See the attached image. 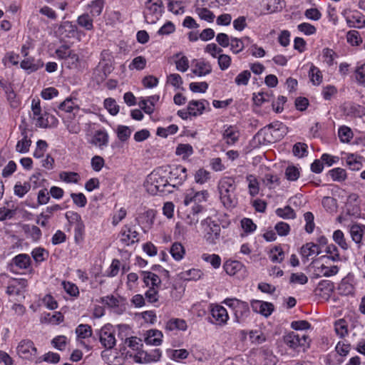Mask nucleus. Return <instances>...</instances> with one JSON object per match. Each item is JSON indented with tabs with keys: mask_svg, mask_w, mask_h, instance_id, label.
<instances>
[{
	"mask_svg": "<svg viewBox=\"0 0 365 365\" xmlns=\"http://www.w3.org/2000/svg\"><path fill=\"white\" fill-rule=\"evenodd\" d=\"M170 253L175 261L180 262L185 257V249L180 242H175L171 245Z\"/></svg>",
	"mask_w": 365,
	"mask_h": 365,
	"instance_id": "37998d69",
	"label": "nucleus"
},
{
	"mask_svg": "<svg viewBox=\"0 0 365 365\" xmlns=\"http://www.w3.org/2000/svg\"><path fill=\"white\" fill-rule=\"evenodd\" d=\"M246 181L247 182L249 194L252 197L257 195L259 192V184L256 176L254 175H248L246 177Z\"/></svg>",
	"mask_w": 365,
	"mask_h": 365,
	"instance_id": "de8ad7c7",
	"label": "nucleus"
},
{
	"mask_svg": "<svg viewBox=\"0 0 365 365\" xmlns=\"http://www.w3.org/2000/svg\"><path fill=\"white\" fill-rule=\"evenodd\" d=\"M209 196V192L206 190L195 191L190 189L184 194L183 204L185 206L191 203H193V205H202V202L207 201Z\"/></svg>",
	"mask_w": 365,
	"mask_h": 365,
	"instance_id": "f3484780",
	"label": "nucleus"
},
{
	"mask_svg": "<svg viewBox=\"0 0 365 365\" xmlns=\"http://www.w3.org/2000/svg\"><path fill=\"white\" fill-rule=\"evenodd\" d=\"M333 181L343 182L347 178L346 171L341 168H335L328 172Z\"/></svg>",
	"mask_w": 365,
	"mask_h": 365,
	"instance_id": "bf43d9fd",
	"label": "nucleus"
},
{
	"mask_svg": "<svg viewBox=\"0 0 365 365\" xmlns=\"http://www.w3.org/2000/svg\"><path fill=\"white\" fill-rule=\"evenodd\" d=\"M210 312L212 319L210 322L212 324L220 327L225 326L227 324L230 316L224 307L217 304H212L210 307Z\"/></svg>",
	"mask_w": 365,
	"mask_h": 365,
	"instance_id": "a211bd4d",
	"label": "nucleus"
},
{
	"mask_svg": "<svg viewBox=\"0 0 365 365\" xmlns=\"http://www.w3.org/2000/svg\"><path fill=\"white\" fill-rule=\"evenodd\" d=\"M176 69L182 73L187 71L189 68V60L182 53H177L173 56Z\"/></svg>",
	"mask_w": 365,
	"mask_h": 365,
	"instance_id": "f704fd0d",
	"label": "nucleus"
},
{
	"mask_svg": "<svg viewBox=\"0 0 365 365\" xmlns=\"http://www.w3.org/2000/svg\"><path fill=\"white\" fill-rule=\"evenodd\" d=\"M147 65V60L145 57L142 56H138L135 57L130 63L128 66V68L130 71L137 70L142 71L143 70Z\"/></svg>",
	"mask_w": 365,
	"mask_h": 365,
	"instance_id": "69168bd1",
	"label": "nucleus"
},
{
	"mask_svg": "<svg viewBox=\"0 0 365 365\" xmlns=\"http://www.w3.org/2000/svg\"><path fill=\"white\" fill-rule=\"evenodd\" d=\"M55 53L58 60H63V65L69 69H78L81 66V58L78 53L71 49L66 44L58 47Z\"/></svg>",
	"mask_w": 365,
	"mask_h": 365,
	"instance_id": "39448f33",
	"label": "nucleus"
},
{
	"mask_svg": "<svg viewBox=\"0 0 365 365\" xmlns=\"http://www.w3.org/2000/svg\"><path fill=\"white\" fill-rule=\"evenodd\" d=\"M320 252L321 250L319 245L313 242L307 243L301 248V255L305 258H308L314 255H319Z\"/></svg>",
	"mask_w": 365,
	"mask_h": 365,
	"instance_id": "a18cd8bd",
	"label": "nucleus"
},
{
	"mask_svg": "<svg viewBox=\"0 0 365 365\" xmlns=\"http://www.w3.org/2000/svg\"><path fill=\"white\" fill-rule=\"evenodd\" d=\"M250 307L254 312L264 317H269L274 310V306L272 303L258 299L251 300Z\"/></svg>",
	"mask_w": 365,
	"mask_h": 365,
	"instance_id": "5701e85b",
	"label": "nucleus"
},
{
	"mask_svg": "<svg viewBox=\"0 0 365 365\" xmlns=\"http://www.w3.org/2000/svg\"><path fill=\"white\" fill-rule=\"evenodd\" d=\"M60 111L64 112L65 115H76L79 110L78 106L71 98H66L58 107Z\"/></svg>",
	"mask_w": 365,
	"mask_h": 365,
	"instance_id": "4c0bfd02",
	"label": "nucleus"
},
{
	"mask_svg": "<svg viewBox=\"0 0 365 365\" xmlns=\"http://www.w3.org/2000/svg\"><path fill=\"white\" fill-rule=\"evenodd\" d=\"M211 178V173L204 169H198L194 174V180L197 184L204 185L207 183Z\"/></svg>",
	"mask_w": 365,
	"mask_h": 365,
	"instance_id": "5fc2aeb1",
	"label": "nucleus"
},
{
	"mask_svg": "<svg viewBox=\"0 0 365 365\" xmlns=\"http://www.w3.org/2000/svg\"><path fill=\"white\" fill-rule=\"evenodd\" d=\"M203 239L209 245H216L220 240L221 227L220 225L208 217L200 222Z\"/></svg>",
	"mask_w": 365,
	"mask_h": 365,
	"instance_id": "20e7f679",
	"label": "nucleus"
},
{
	"mask_svg": "<svg viewBox=\"0 0 365 365\" xmlns=\"http://www.w3.org/2000/svg\"><path fill=\"white\" fill-rule=\"evenodd\" d=\"M21 139L19 140L16 143V150L19 153H26L29 151L31 140L29 138L26 129L21 132Z\"/></svg>",
	"mask_w": 365,
	"mask_h": 365,
	"instance_id": "c9c22d12",
	"label": "nucleus"
},
{
	"mask_svg": "<svg viewBox=\"0 0 365 365\" xmlns=\"http://www.w3.org/2000/svg\"><path fill=\"white\" fill-rule=\"evenodd\" d=\"M119 242L123 246H130L139 241V233L135 227L128 224L124 225L118 233Z\"/></svg>",
	"mask_w": 365,
	"mask_h": 365,
	"instance_id": "4468645a",
	"label": "nucleus"
},
{
	"mask_svg": "<svg viewBox=\"0 0 365 365\" xmlns=\"http://www.w3.org/2000/svg\"><path fill=\"white\" fill-rule=\"evenodd\" d=\"M59 33L63 38H75L78 41H81L82 37L85 36V34L76 24L69 21H65L61 25Z\"/></svg>",
	"mask_w": 365,
	"mask_h": 365,
	"instance_id": "6ab92c4d",
	"label": "nucleus"
},
{
	"mask_svg": "<svg viewBox=\"0 0 365 365\" xmlns=\"http://www.w3.org/2000/svg\"><path fill=\"white\" fill-rule=\"evenodd\" d=\"M142 274L143 282L147 287L149 288L160 287L161 284V279L158 274L148 271H144Z\"/></svg>",
	"mask_w": 365,
	"mask_h": 365,
	"instance_id": "72a5a7b5",
	"label": "nucleus"
},
{
	"mask_svg": "<svg viewBox=\"0 0 365 365\" xmlns=\"http://www.w3.org/2000/svg\"><path fill=\"white\" fill-rule=\"evenodd\" d=\"M195 12L201 20L208 23H212L215 20V14L212 11H210L208 8L195 9Z\"/></svg>",
	"mask_w": 365,
	"mask_h": 365,
	"instance_id": "680f3d73",
	"label": "nucleus"
},
{
	"mask_svg": "<svg viewBox=\"0 0 365 365\" xmlns=\"http://www.w3.org/2000/svg\"><path fill=\"white\" fill-rule=\"evenodd\" d=\"M164 329L168 332L185 331L187 329V324L183 319L173 317L165 322Z\"/></svg>",
	"mask_w": 365,
	"mask_h": 365,
	"instance_id": "393cba45",
	"label": "nucleus"
},
{
	"mask_svg": "<svg viewBox=\"0 0 365 365\" xmlns=\"http://www.w3.org/2000/svg\"><path fill=\"white\" fill-rule=\"evenodd\" d=\"M276 215L282 219L290 220L296 217L294 210L289 206L279 207L275 210Z\"/></svg>",
	"mask_w": 365,
	"mask_h": 365,
	"instance_id": "0e129e2a",
	"label": "nucleus"
},
{
	"mask_svg": "<svg viewBox=\"0 0 365 365\" xmlns=\"http://www.w3.org/2000/svg\"><path fill=\"white\" fill-rule=\"evenodd\" d=\"M338 136L343 143H349L354 137L351 129L346 125H341L338 129Z\"/></svg>",
	"mask_w": 365,
	"mask_h": 365,
	"instance_id": "864d4df0",
	"label": "nucleus"
},
{
	"mask_svg": "<svg viewBox=\"0 0 365 365\" xmlns=\"http://www.w3.org/2000/svg\"><path fill=\"white\" fill-rule=\"evenodd\" d=\"M354 78L359 85L365 86V63L356 67L354 71Z\"/></svg>",
	"mask_w": 365,
	"mask_h": 365,
	"instance_id": "774afa93",
	"label": "nucleus"
},
{
	"mask_svg": "<svg viewBox=\"0 0 365 365\" xmlns=\"http://www.w3.org/2000/svg\"><path fill=\"white\" fill-rule=\"evenodd\" d=\"M309 77L310 81L314 86L320 85L323 80V76L321 71L313 64L310 66Z\"/></svg>",
	"mask_w": 365,
	"mask_h": 365,
	"instance_id": "603ef678",
	"label": "nucleus"
},
{
	"mask_svg": "<svg viewBox=\"0 0 365 365\" xmlns=\"http://www.w3.org/2000/svg\"><path fill=\"white\" fill-rule=\"evenodd\" d=\"M346 163L352 170H359L362 168V158L355 154H348Z\"/></svg>",
	"mask_w": 365,
	"mask_h": 365,
	"instance_id": "49530a36",
	"label": "nucleus"
},
{
	"mask_svg": "<svg viewBox=\"0 0 365 365\" xmlns=\"http://www.w3.org/2000/svg\"><path fill=\"white\" fill-rule=\"evenodd\" d=\"M220 197L223 205L227 207H234L237 202L235 179L231 177H223L218 182Z\"/></svg>",
	"mask_w": 365,
	"mask_h": 365,
	"instance_id": "f03ea898",
	"label": "nucleus"
},
{
	"mask_svg": "<svg viewBox=\"0 0 365 365\" xmlns=\"http://www.w3.org/2000/svg\"><path fill=\"white\" fill-rule=\"evenodd\" d=\"M60 361V355L57 353L48 351L41 356H38L36 363L40 364L43 361L50 364H57Z\"/></svg>",
	"mask_w": 365,
	"mask_h": 365,
	"instance_id": "052dcab7",
	"label": "nucleus"
},
{
	"mask_svg": "<svg viewBox=\"0 0 365 365\" xmlns=\"http://www.w3.org/2000/svg\"><path fill=\"white\" fill-rule=\"evenodd\" d=\"M159 95H153L147 98H142L139 106L147 114H152L155 111V104L159 101Z\"/></svg>",
	"mask_w": 365,
	"mask_h": 365,
	"instance_id": "c85d7f7f",
	"label": "nucleus"
},
{
	"mask_svg": "<svg viewBox=\"0 0 365 365\" xmlns=\"http://www.w3.org/2000/svg\"><path fill=\"white\" fill-rule=\"evenodd\" d=\"M194 153L193 148L190 144H179L175 150V154L178 156H180L183 159H186L191 156Z\"/></svg>",
	"mask_w": 365,
	"mask_h": 365,
	"instance_id": "6e6d98bb",
	"label": "nucleus"
},
{
	"mask_svg": "<svg viewBox=\"0 0 365 365\" xmlns=\"http://www.w3.org/2000/svg\"><path fill=\"white\" fill-rule=\"evenodd\" d=\"M22 69L28 73L38 71L43 66V62L41 59H35L33 57H26L20 63Z\"/></svg>",
	"mask_w": 365,
	"mask_h": 365,
	"instance_id": "cd10ccee",
	"label": "nucleus"
},
{
	"mask_svg": "<svg viewBox=\"0 0 365 365\" xmlns=\"http://www.w3.org/2000/svg\"><path fill=\"white\" fill-rule=\"evenodd\" d=\"M313 274L316 277H329L336 275L339 270L336 265L329 264L327 257H321L313 262Z\"/></svg>",
	"mask_w": 365,
	"mask_h": 365,
	"instance_id": "9d476101",
	"label": "nucleus"
},
{
	"mask_svg": "<svg viewBox=\"0 0 365 365\" xmlns=\"http://www.w3.org/2000/svg\"><path fill=\"white\" fill-rule=\"evenodd\" d=\"M94 18L88 13L86 12L78 16L76 22L80 27L83 28L86 31H92L94 28L93 26Z\"/></svg>",
	"mask_w": 365,
	"mask_h": 365,
	"instance_id": "58836bf2",
	"label": "nucleus"
},
{
	"mask_svg": "<svg viewBox=\"0 0 365 365\" xmlns=\"http://www.w3.org/2000/svg\"><path fill=\"white\" fill-rule=\"evenodd\" d=\"M349 233L352 240L359 245L362 240H365V225L354 224L350 226Z\"/></svg>",
	"mask_w": 365,
	"mask_h": 365,
	"instance_id": "2f4dec72",
	"label": "nucleus"
},
{
	"mask_svg": "<svg viewBox=\"0 0 365 365\" xmlns=\"http://www.w3.org/2000/svg\"><path fill=\"white\" fill-rule=\"evenodd\" d=\"M201 259L204 262L209 263L215 269H219L222 264L221 257L217 254L203 253L201 255Z\"/></svg>",
	"mask_w": 365,
	"mask_h": 365,
	"instance_id": "8fccbe9b",
	"label": "nucleus"
},
{
	"mask_svg": "<svg viewBox=\"0 0 365 365\" xmlns=\"http://www.w3.org/2000/svg\"><path fill=\"white\" fill-rule=\"evenodd\" d=\"M185 3L183 0H169L168 10L175 15H182L185 13Z\"/></svg>",
	"mask_w": 365,
	"mask_h": 365,
	"instance_id": "a19ab883",
	"label": "nucleus"
},
{
	"mask_svg": "<svg viewBox=\"0 0 365 365\" xmlns=\"http://www.w3.org/2000/svg\"><path fill=\"white\" fill-rule=\"evenodd\" d=\"M309 338L305 334L291 331L284 336V342L292 351L299 353L304 351L309 346Z\"/></svg>",
	"mask_w": 365,
	"mask_h": 365,
	"instance_id": "0eeeda50",
	"label": "nucleus"
},
{
	"mask_svg": "<svg viewBox=\"0 0 365 365\" xmlns=\"http://www.w3.org/2000/svg\"><path fill=\"white\" fill-rule=\"evenodd\" d=\"M163 11L162 0H146L143 10L145 20L149 24L155 23L162 16Z\"/></svg>",
	"mask_w": 365,
	"mask_h": 365,
	"instance_id": "1a4fd4ad",
	"label": "nucleus"
},
{
	"mask_svg": "<svg viewBox=\"0 0 365 365\" xmlns=\"http://www.w3.org/2000/svg\"><path fill=\"white\" fill-rule=\"evenodd\" d=\"M168 173V181L170 185L175 187L182 185L187 178V169L181 165H177L173 166L165 165Z\"/></svg>",
	"mask_w": 365,
	"mask_h": 365,
	"instance_id": "f8f14e48",
	"label": "nucleus"
},
{
	"mask_svg": "<svg viewBox=\"0 0 365 365\" xmlns=\"http://www.w3.org/2000/svg\"><path fill=\"white\" fill-rule=\"evenodd\" d=\"M64 320L63 315L59 312H56L53 314L46 313L41 317V322L43 323L50 324L52 325H58L62 323Z\"/></svg>",
	"mask_w": 365,
	"mask_h": 365,
	"instance_id": "79ce46f5",
	"label": "nucleus"
},
{
	"mask_svg": "<svg viewBox=\"0 0 365 365\" xmlns=\"http://www.w3.org/2000/svg\"><path fill=\"white\" fill-rule=\"evenodd\" d=\"M31 267V259L27 254H19L14 257L8 265L9 270L14 274L22 273Z\"/></svg>",
	"mask_w": 365,
	"mask_h": 365,
	"instance_id": "ddd939ff",
	"label": "nucleus"
},
{
	"mask_svg": "<svg viewBox=\"0 0 365 365\" xmlns=\"http://www.w3.org/2000/svg\"><path fill=\"white\" fill-rule=\"evenodd\" d=\"M109 135L106 129H100L96 130L90 141L93 145L101 149L106 147L108 144Z\"/></svg>",
	"mask_w": 365,
	"mask_h": 365,
	"instance_id": "bb28decb",
	"label": "nucleus"
},
{
	"mask_svg": "<svg viewBox=\"0 0 365 365\" xmlns=\"http://www.w3.org/2000/svg\"><path fill=\"white\" fill-rule=\"evenodd\" d=\"M28 287V281L24 278H11L6 288V293L9 296H17L24 298V293Z\"/></svg>",
	"mask_w": 365,
	"mask_h": 365,
	"instance_id": "aec40b11",
	"label": "nucleus"
},
{
	"mask_svg": "<svg viewBox=\"0 0 365 365\" xmlns=\"http://www.w3.org/2000/svg\"><path fill=\"white\" fill-rule=\"evenodd\" d=\"M222 268L227 275L239 279H243L247 276V267L238 260L227 259L223 263Z\"/></svg>",
	"mask_w": 365,
	"mask_h": 365,
	"instance_id": "9b49d317",
	"label": "nucleus"
},
{
	"mask_svg": "<svg viewBox=\"0 0 365 365\" xmlns=\"http://www.w3.org/2000/svg\"><path fill=\"white\" fill-rule=\"evenodd\" d=\"M222 304L231 309L235 323L245 322L250 315V305L247 302L235 297H227L222 301Z\"/></svg>",
	"mask_w": 365,
	"mask_h": 365,
	"instance_id": "7ed1b4c3",
	"label": "nucleus"
},
{
	"mask_svg": "<svg viewBox=\"0 0 365 365\" xmlns=\"http://www.w3.org/2000/svg\"><path fill=\"white\" fill-rule=\"evenodd\" d=\"M269 257L274 263H281L284 258V252L280 246H275L270 250Z\"/></svg>",
	"mask_w": 365,
	"mask_h": 365,
	"instance_id": "e2e57ef3",
	"label": "nucleus"
},
{
	"mask_svg": "<svg viewBox=\"0 0 365 365\" xmlns=\"http://www.w3.org/2000/svg\"><path fill=\"white\" fill-rule=\"evenodd\" d=\"M211 63L204 58L193 59L191 62V72L197 77H204L212 73Z\"/></svg>",
	"mask_w": 365,
	"mask_h": 365,
	"instance_id": "4be33fe9",
	"label": "nucleus"
},
{
	"mask_svg": "<svg viewBox=\"0 0 365 365\" xmlns=\"http://www.w3.org/2000/svg\"><path fill=\"white\" fill-rule=\"evenodd\" d=\"M163 334L158 329H150L146 331L145 342L148 345L159 346L162 344Z\"/></svg>",
	"mask_w": 365,
	"mask_h": 365,
	"instance_id": "7c9ffc66",
	"label": "nucleus"
},
{
	"mask_svg": "<svg viewBox=\"0 0 365 365\" xmlns=\"http://www.w3.org/2000/svg\"><path fill=\"white\" fill-rule=\"evenodd\" d=\"M105 4L104 0H93L89 3L86 7L88 14L93 18L100 16L103 11Z\"/></svg>",
	"mask_w": 365,
	"mask_h": 365,
	"instance_id": "ea45409f",
	"label": "nucleus"
},
{
	"mask_svg": "<svg viewBox=\"0 0 365 365\" xmlns=\"http://www.w3.org/2000/svg\"><path fill=\"white\" fill-rule=\"evenodd\" d=\"M204 210L205 207L202 205H192L190 210L186 211L182 219L187 225L195 226L199 222L198 215Z\"/></svg>",
	"mask_w": 365,
	"mask_h": 365,
	"instance_id": "b1692460",
	"label": "nucleus"
},
{
	"mask_svg": "<svg viewBox=\"0 0 365 365\" xmlns=\"http://www.w3.org/2000/svg\"><path fill=\"white\" fill-rule=\"evenodd\" d=\"M31 257L36 264H40L47 260L49 257V252L47 250L41 247L34 248L31 252Z\"/></svg>",
	"mask_w": 365,
	"mask_h": 365,
	"instance_id": "e433bc0d",
	"label": "nucleus"
},
{
	"mask_svg": "<svg viewBox=\"0 0 365 365\" xmlns=\"http://www.w3.org/2000/svg\"><path fill=\"white\" fill-rule=\"evenodd\" d=\"M132 131L130 127L123 125H118L115 129L117 137L121 142L127 141L130 138Z\"/></svg>",
	"mask_w": 365,
	"mask_h": 365,
	"instance_id": "13d9d810",
	"label": "nucleus"
},
{
	"mask_svg": "<svg viewBox=\"0 0 365 365\" xmlns=\"http://www.w3.org/2000/svg\"><path fill=\"white\" fill-rule=\"evenodd\" d=\"M31 189L30 183L27 182H17L14 187V193L16 196L21 198L23 197Z\"/></svg>",
	"mask_w": 365,
	"mask_h": 365,
	"instance_id": "338daca9",
	"label": "nucleus"
},
{
	"mask_svg": "<svg viewBox=\"0 0 365 365\" xmlns=\"http://www.w3.org/2000/svg\"><path fill=\"white\" fill-rule=\"evenodd\" d=\"M99 339L101 344L106 349H112L116 344L113 326L110 324L104 325L100 330Z\"/></svg>",
	"mask_w": 365,
	"mask_h": 365,
	"instance_id": "412c9836",
	"label": "nucleus"
},
{
	"mask_svg": "<svg viewBox=\"0 0 365 365\" xmlns=\"http://www.w3.org/2000/svg\"><path fill=\"white\" fill-rule=\"evenodd\" d=\"M341 14L349 27L359 29L365 28V16L359 11L347 9H344Z\"/></svg>",
	"mask_w": 365,
	"mask_h": 365,
	"instance_id": "2eb2a0df",
	"label": "nucleus"
},
{
	"mask_svg": "<svg viewBox=\"0 0 365 365\" xmlns=\"http://www.w3.org/2000/svg\"><path fill=\"white\" fill-rule=\"evenodd\" d=\"M187 107L190 113H191L193 117H197L201 115L207 108H209L210 103L205 99L198 101L192 100L188 103Z\"/></svg>",
	"mask_w": 365,
	"mask_h": 365,
	"instance_id": "a878e982",
	"label": "nucleus"
},
{
	"mask_svg": "<svg viewBox=\"0 0 365 365\" xmlns=\"http://www.w3.org/2000/svg\"><path fill=\"white\" fill-rule=\"evenodd\" d=\"M62 118L63 123L70 133L78 134L81 131V127L79 120L76 118V115H64Z\"/></svg>",
	"mask_w": 365,
	"mask_h": 365,
	"instance_id": "c756f323",
	"label": "nucleus"
},
{
	"mask_svg": "<svg viewBox=\"0 0 365 365\" xmlns=\"http://www.w3.org/2000/svg\"><path fill=\"white\" fill-rule=\"evenodd\" d=\"M127 215V210L125 207H122L118 209L115 208L111 215V224L113 226H117L121 221H123Z\"/></svg>",
	"mask_w": 365,
	"mask_h": 365,
	"instance_id": "4d7b16f0",
	"label": "nucleus"
},
{
	"mask_svg": "<svg viewBox=\"0 0 365 365\" xmlns=\"http://www.w3.org/2000/svg\"><path fill=\"white\" fill-rule=\"evenodd\" d=\"M24 230L27 237L34 242H38L41 238V231L37 226L26 225L24 227Z\"/></svg>",
	"mask_w": 365,
	"mask_h": 365,
	"instance_id": "09e8293b",
	"label": "nucleus"
},
{
	"mask_svg": "<svg viewBox=\"0 0 365 365\" xmlns=\"http://www.w3.org/2000/svg\"><path fill=\"white\" fill-rule=\"evenodd\" d=\"M222 140L227 146L235 145L240 137V131L239 128L235 125L225 124L222 126L220 131Z\"/></svg>",
	"mask_w": 365,
	"mask_h": 365,
	"instance_id": "dca6fc26",
	"label": "nucleus"
},
{
	"mask_svg": "<svg viewBox=\"0 0 365 365\" xmlns=\"http://www.w3.org/2000/svg\"><path fill=\"white\" fill-rule=\"evenodd\" d=\"M32 118L36 121V125L46 128L51 125H56L58 120L52 115L47 113H42L40 100L34 98L31 101Z\"/></svg>",
	"mask_w": 365,
	"mask_h": 365,
	"instance_id": "423d86ee",
	"label": "nucleus"
},
{
	"mask_svg": "<svg viewBox=\"0 0 365 365\" xmlns=\"http://www.w3.org/2000/svg\"><path fill=\"white\" fill-rule=\"evenodd\" d=\"M59 179L67 184H78L81 180V177L76 172L62 171L59 173Z\"/></svg>",
	"mask_w": 365,
	"mask_h": 365,
	"instance_id": "c03bdc74",
	"label": "nucleus"
},
{
	"mask_svg": "<svg viewBox=\"0 0 365 365\" xmlns=\"http://www.w3.org/2000/svg\"><path fill=\"white\" fill-rule=\"evenodd\" d=\"M16 355L23 360L30 361L36 360L38 357V349L33 341L25 339H21L16 347Z\"/></svg>",
	"mask_w": 365,
	"mask_h": 365,
	"instance_id": "6e6552de",
	"label": "nucleus"
},
{
	"mask_svg": "<svg viewBox=\"0 0 365 365\" xmlns=\"http://www.w3.org/2000/svg\"><path fill=\"white\" fill-rule=\"evenodd\" d=\"M170 185L168 173L164 166L153 170L146 178L145 187L151 195H156L158 192H163L164 188Z\"/></svg>",
	"mask_w": 365,
	"mask_h": 365,
	"instance_id": "f257e3e1",
	"label": "nucleus"
},
{
	"mask_svg": "<svg viewBox=\"0 0 365 365\" xmlns=\"http://www.w3.org/2000/svg\"><path fill=\"white\" fill-rule=\"evenodd\" d=\"M203 272L198 268H191L178 274L180 279L183 281H197L202 278Z\"/></svg>",
	"mask_w": 365,
	"mask_h": 365,
	"instance_id": "473e14b6",
	"label": "nucleus"
},
{
	"mask_svg": "<svg viewBox=\"0 0 365 365\" xmlns=\"http://www.w3.org/2000/svg\"><path fill=\"white\" fill-rule=\"evenodd\" d=\"M334 289V284L329 280H322L319 282L316 292L318 294L329 296Z\"/></svg>",
	"mask_w": 365,
	"mask_h": 365,
	"instance_id": "3c124183",
	"label": "nucleus"
}]
</instances>
